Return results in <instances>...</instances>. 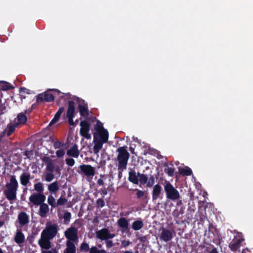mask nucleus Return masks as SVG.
I'll list each match as a JSON object with an SVG mask.
<instances>
[{
    "label": "nucleus",
    "mask_w": 253,
    "mask_h": 253,
    "mask_svg": "<svg viewBox=\"0 0 253 253\" xmlns=\"http://www.w3.org/2000/svg\"><path fill=\"white\" fill-rule=\"evenodd\" d=\"M71 218V213L68 211H65L63 215L64 223L66 224H68L70 221Z\"/></svg>",
    "instance_id": "39"
},
{
    "label": "nucleus",
    "mask_w": 253,
    "mask_h": 253,
    "mask_svg": "<svg viewBox=\"0 0 253 253\" xmlns=\"http://www.w3.org/2000/svg\"><path fill=\"white\" fill-rule=\"evenodd\" d=\"M173 237L172 231L167 228H163L159 236L160 239L165 242L171 241Z\"/></svg>",
    "instance_id": "13"
},
{
    "label": "nucleus",
    "mask_w": 253,
    "mask_h": 253,
    "mask_svg": "<svg viewBox=\"0 0 253 253\" xmlns=\"http://www.w3.org/2000/svg\"><path fill=\"white\" fill-rule=\"evenodd\" d=\"M42 160L46 165V169L49 172H54L55 166L52 160L48 156H43Z\"/></svg>",
    "instance_id": "16"
},
{
    "label": "nucleus",
    "mask_w": 253,
    "mask_h": 253,
    "mask_svg": "<svg viewBox=\"0 0 253 253\" xmlns=\"http://www.w3.org/2000/svg\"><path fill=\"white\" fill-rule=\"evenodd\" d=\"M39 206H40L39 211V215L42 217H45L47 213L49 212V209L48 205L43 202Z\"/></svg>",
    "instance_id": "21"
},
{
    "label": "nucleus",
    "mask_w": 253,
    "mask_h": 253,
    "mask_svg": "<svg viewBox=\"0 0 253 253\" xmlns=\"http://www.w3.org/2000/svg\"><path fill=\"white\" fill-rule=\"evenodd\" d=\"M97 183L99 185V186H102L104 182V181L103 179H101V178H99L98 179L97 181Z\"/></svg>",
    "instance_id": "62"
},
{
    "label": "nucleus",
    "mask_w": 253,
    "mask_h": 253,
    "mask_svg": "<svg viewBox=\"0 0 253 253\" xmlns=\"http://www.w3.org/2000/svg\"><path fill=\"white\" fill-rule=\"evenodd\" d=\"M24 155H25L27 158L31 160L33 158V152L32 150H26L24 152Z\"/></svg>",
    "instance_id": "47"
},
{
    "label": "nucleus",
    "mask_w": 253,
    "mask_h": 253,
    "mask_svg": "<svg viewBox=\"0 0 253 253\" xmlns=\"http://www.w3.org/2000/svg\"><path fill=\"white\" fill-rule=\"evenodd\" d=\"M80 134L87 139L91 138V135L89 133L90 130V124L86 120L81 121L80 123Z\"/></svg>",
    "instance_id": "10"
},
{
    "label": "nucleus",
    "mask_w": 253,
    "mask_h": 253,
    "mask_svg": "<svg viewBox=\"0 0 253 253\" xmlns=\"http://www.w3.org/2000/svg\"><path fill=\"white\" fill-rule=\"evenodd\" d=\"M118 226L124 229V231H126L129 229L128 228V222L125 217H121L117 221Z\"/></svg>",
    "instance_id": "30"
},
{
    "label": "nucleus",
    "mask_w": 253,
    "mask_h": 253,
    "mask_svg": "<svg viewBox=\"0 0 253 253\" xmlns=\"http://www.w3.org/2000/svg\"><path fill=\"white\" fill-rule=\"evenodd\" d=\"M31 179L29 172H23L20 176V181L21 184L23 186H26L29 183Z\"/></svg>",
    "instance_id": "23"
},
{
    "label": "nucleus",
    "mask_w": 253,
    "mask_h": 253,
    "mask_svg": "<svg viewBox=\"0 0 253 253\" xmlns=\"http://www.w3.org/2000/svg\"><path fill=\"white\" fill-rule=\"evenodd\" d=\"M25 236L21 230H17L14 236V241L18 244H22L25 241Z\"/></svg>",
    "instance_id": "25"
},
{
    "label": "nucleus",
    "mask_w": 253,
    "mask_h": 253,
    "mask_svg": "<svg viewBox=\"0 0 253 253\" xmlns=\"http://www.w3.org/2000/svg\"><path fill=\"white\" fill-rule=\"evenodd\" d=\"M117 152L118 153L117 159L118 162L119 176L121 177L122 172L126 169L130 155L127 150L126 146L119 147L117 148Z\"/></svg>",
    "instance_id": "1"
},
{
    "label": "nucleus",
    "mask_w": 253,
    "mask_h": 253,
    "mask_svg": "<svg viewBox=\"0 0 253 253\" xmlns=\"http://www.w3.org/2000/svg\"><path fill=\"white\" fill-rule=\"evenodd\" d=\"M51 91L57 92L58 94L61 93L60 90L57 89H48L46 91L39 94L36 96V102L38 104L42 102H51L54 99V94L50 93Z\"/></svg>",
    "instance_id": "3"
},
{
    "label": "nucleus",
    "mask_w": 253,
    "mask_h": 253,
    "mask_svg": "<svg viewBox=\"0 0 253 253\" xmlns=\"http://www.w3.org/2000/svg\"><path fill=\"white\" fill-rule=\"evenodd\" d=\"M46 196L44 194L34 193L29 197V206L32 207L33 206H39L44 202Z\"/></svg>",
    "instance_id": "5"
},
{
    "label": "nucleus",
    "mask_w": 253,
    "mask_h": 253,
    "mask_svg": "<svg viewBox=\"0 0 253 253\" xmlns=\"http://www.w3.org/2000/svg\"><path fill=\"white\" fill-rule=\"evenodd\" d=\"M109 137L93 136V152L97 154L102 149L103 144L108 142Z\"/></svg>",
    "instance_id": "7"
},
{
    "label": "nucleus",
    "mask_w": 253,
    "mask_h": 253,
    "mask_svg": "<svg viewBox=\"0 0 253 253\" xmlns=\"http://www.w3.org/2000/svg\"><path fill=\"white\" fill-rule=\"evenodd\" d=\"M56 154L58 158H61L65 155V152L62 149L58 150L56 152Z\"/></svg>",
    "instance_id": "54"
},
{
    "label": "nucleus",
    "mask_w": 253,
    "mask_h": 253,
    "mask_svg": "<svg viewBox=\"0 0 253 253\" xmlns=\"http://www.w3.org/2000/svg\"><path fill=\"white\" fill-rule=\"evenodd\" d=\"M89 253H107L104 250H98L95 246H93L90 249Z\"/></svg>",
    "instance_id": "43"
},
{
    "label": "nucleus",
    "mask_w": 253,
    "mask_h": 253,
    "mask_svg": "<svg viewBox=\"0 0 253 253\" xmlns=\"http://www.w3.org/2000/svg\"><path fill=\"white\" fill-rule=\"evenodd\" d=\"M79 111L80 115L82 117H87L89 114L88 109L87 107V104H79L78 106Z\"/></svg>",
    "instance_id": "31"
},
{
    "label": "nucleus",
    "mask_w": 253,
    "mask_h": 253,
    "mask_svg": "<svg viewBox=\"0 0 253 253\" xmlns=\"http://www.w3.org/2000/svg\"><path fill=\"white\" fill-rule=\"evenodd\" d=\"M34 190L37 192L36 193H43L44 187L42 182L35 183L34 185Z\"/></svg>",
    "instance_id": "35"
},
{
    "label": "nucleus",
    "mask_w": 253,
    "mask_h": 253,
    "mask_svg": "<svg viewBox=\"0 0 253 253\" xmlns=\"http://www.w3.org/2000/svg\"><path fill=\"white\" fill-rule=\"evenodd\" d=\"M144 226L143 222L142 220H136L132 222L131 227L135 231L140 230Z\"/></svg>",
    "instance_id": "33"
},
{
    "label": "nucleus",
    "mask_w": 253,
    "mask_h": 253,
    "mask_svg": "<svg viewBox=\"0 0 253 253\" xmlns=\"http://www.w3.org/2000/svg\"><path fill=\"white\" fill-rule=\"evenodd\" d=\"M164 189L166 193L167 197L169 199L175 201L180 198L178 191L173 187L170 182H168L166 183Z\"/></svg>",
    "instance_id": "6"
},
{
    "label": "nucleus",
    "mask_w": 253,
    "mask_h": 253,
    "mask_svg": "<svg viewBox=\"0 0 253 253\" xmlns=\"http://www.w3.org/2000/svg\"><path fill=\"white\" fill-rule=\"evenodd\" d=\"M196 210V207L194 205H190V204H188V208L187 209L188 214H193Z\"/></svg>",
    "instance_id": "51"
},
{
    "label": "nucleus",
    "mask_w": 253,
    "mask_h": 253,
    "mask_svg": "<svg viewBox=\"0 0 253 253\" xmlns=\"http://www.w3.org/2000/svg\"><path fill=\"white\" fill-rule=\"evenodd\" d=\"M106 240V244L107 248H109L112 247L113 246V242L111 240Z\"/></svg>",
    "instance_id": "58"
},
{
    "label": "nucleus",
    "mask_w": 253,
    "mask_h": 253,
    "mask_svg": "<svg viewBox=\"0 0 253 253\" xmlns=\"http://www.w3.org/2000/svg\"><path fill=\"white\" fill-rule=\"evenodd\" d=\"M66 248L64 253H76V247L74 244L70 241H67L66 243Z\"/></svg>",
    "instance_id": "22"
},
{
    "label": "nucleus",
    "mask_w": 253,
    "mask_h": 253,
    "mask_svg": "<svg viewBox=\"0 0 253 253\" xmlns=\"http://www.w3.org/2000/svg\"><path fill=\"white\" fill-rule=\"evenodd\" d=\"M64 110L65 109L63 107H61L59 108L57 112L55 113L53 118L50 122L49 126H51L53 124H54L55 123H57L59 121L61 117V115L64 111Z\"/></svg>",
    "instance_id": "29"
},
{
    "label": "nucleus",
    "mask_w": 253,
    "mask_h": 253,
    "mask_svg": "<svg viewBox=\"0 0 253 253\" xmlns=\"http://www.w3.org/2000/svg\"><path fill=\"white\" fill-rule=\"evenodd\" d=\"M6 189L3 194L9 201L16 199L17 191L18 188V183L14 175H11L10 181L5 185Z\"/></svg>",
    "instance_id": "2"
},
{
    "label": "nucleus",
    "mask_w": 253,
    "mask_h": 253,
    "mask_svg": "<svg viewBox=\"0 0 253 253\" xmlns=\"http://www.w3.org/2000/svg\"><path fill=\"white\" fill-rule=\"evenodd\" d=\"M105 202L102 198H99L96 202V207L98 208H101L105 206Z\"/></svg>",
    "instance_id": "46"
},
{
    "label": "nucleus",
    "mask_w": 253,
    "mask_h": 253,
    "mask_svg": "<svg viewBox=\"0 0 253 253\" xmlns=\"http://www.w3.org/2000/svg\"><path fill=\"white\" fill-rule=\"evenodd\" d=\"M17 219L21 227H23L29 223V216L24 211H21L18 213Z\"/></svg>",
    "instance_id": "14"
},
{
    "label": "nucleus",
    "mask_w": 253,
    "mask_h": 253,
    "mask_svg": "<svg viewBox=\"0 0 253 253\" xmlns=\"http://www.w3.org/2000/svg\"><path fill=\"white\" fill-rule=\"evenodd\" d=\"M94 129L95 132L94 133L93 136L109 137L108 130L103 127L102 123L99 120L97 121Z\"/></svg>",
    "instance_id": "8"
},
{
    "label": "nucleus",
    "mask_w": 253,
    "mask_h": 253,
    "mask_svg": "<svg viewBox=\"0 0 253 253\" xmlns=\"http://www.w3.org/2000/svg\"><path fill=\"white\" fill-rule=\"evenodd\" d=\"M172 215L174 216L178 217L180 215V213L178 210H175L173 211Z\"/></svg>",
    "instance_id": "63"
},
{
    "label": "nucleus",
    "mask_w": 253,
    "mask_h": 253,
    "mask_svg": "<svg viewBox=\"0 0 253 253\" xmlns=\"http://www.w3.org/2000/svg\"><path fill=\"white\" fill-rule=\"evenodd\" d=\"M50 239L41 235L38 244L42 249L48 250L51 248Z\"/></svg>",
    "instance_id": "15"
},
{
    "label": "nucleus",
    "mask_w": 253,
    "mask_h": 253,
    "mask_svg": "<svg viewBox=\"0 0 253 253\" xmlns=\"http://www.w3.org/2000/svg\"><path fill=\"white\" fill-rule=\"evenodd\" d=\"M161 190L162 187L159 184H157L154 186L152 191L153 201H156L159 198L161 192Z\"/></svg>",
    "instance_id": "26"
},
{
    "label": "nucleus",
    "mask_w": 253,
    "mask_h": 253,
    "mask_svg": "<svg viewBox=\"0 0 253 253\" xmlns=\"http://www.w3.org/2000/svg\"><path fill=\"white\" fill-rule=\"evenodd\" d=\"M243 240L239 238H235L232 242L229 244V247L232 252L237 251L241 246Z\"/></svg>",
    "instance_id": "19"
},
{
    "label": "nucleus",
    "mask_w": 253,
    "mask_h": 253,
    "mask_svg": "<svg viewBox=\"0 0 253 253\" xmlns=\"http://www.w3.org/2000/svg\"><path fill=\"white\" fill-rule=\"evenodd\" d=\"M63 145L60 141H56L53 145L54 147L55 148H60L61 146H63Z\"/></svg>",
    "instance_id": "57"
},
{
    "label": "nucleus",
    "mask_w": 253,
    "mask_h": 253,
    "mask_svg": "<svg viewBox=\"0 0 253 253\" xmlns=\"http://www.w3.org/2000/svg\"><path fill=\"white\" fill-rule=\"evenodd\" d=\"M58 225L57 224L47 222L45 228L42 230L41 235L49 239H53L58 233Z\"/></svg>",
    "instance_id": "4"
},
{
    "label": "nucleus",
    "mask_w": 253,
    "mask_h": 253,
    "mask_svg": "<svg viewBox=\"0 0 253 253\" xmlns=\"http://www.w3.org/2000/svg\"><path fill=\"white\" fill-rule=\"evenodd\" d=\"M96 235L97 238L102 240L112 239L115 236L114 234L110 233L109 230L106 228L96 231Z\"/></svg>",
    "instance_id": "12"
},
{
    "label": "nucleus",
    "mask_w": 253,
    "mask_h": 253,
    "mask_svg": "<svg viewBox=\"0 0 253 253\" xmlns=\"http://www.w3.org/2000/svg\"><path fill=\"white\" fill-rule=\"evenodd\" d=\"M67 202V199L65 198L60 197L56 202V207L59 206H64Z\"/></svg>",
    "instance_id": "44"
},
{
    "label": "nucleus",
    "mask_w": 253,
    "mask_h": 253,
    "mask_svg": "<svg viewBox=\"0 0 253 253\" xmlns=\"http://www.w3.org/2000/svg\"><path fill=\"white\" fill-rule=\"evenodd\" d=\"M17 126L15 123L9 124L7 125L6 128L3 131V133L6 135L7 136H10L15 131Z\"/></svg>",
    "instance_id": "27"
},
{
    "label": "nucleus",
    "mask_w": 253,
    "mask_h": 253,
    "mask_svg": "<svg viewBox=\"0 0 253 253\" xmlns=\"http://www.w3.org/2000/svg\"><path fill=\"white\" fill-rule=\"evenodd\" d=\"M131 242L129 240H122L121 241V246L124 248H126L131 244Z\"/></svg>",
    "instance_id": "50"
},
{
    "label": "nucleus",
    "mask_w": 253,
    "mask_h": 253,
    "mask_svg": "<svg viewBox=\"0 0 253 253\" xmlns=\"http://www.w3.org/2000/svg\"><path fill=\"white\" fill-rule=\"evenodd\" d=\"M155 182V179L153 175H151L149 179H148L147 184V186L148 187H151L153 186Z\"/></svg>",
    "instance_id": "48"
},
{
    "label": "nucleus",
    "mask_w": 253,
    "mask_h": 253,
    "mask_svg": "<svg viewBox=\"0 0 253 253\" xmlns=\"http://www.w3.org/2000/svg\"><path fill=\"white\" fill-rule=\"evenodd\" d=\"M128 180L135 184L139 182L138 173L136 174L134 170L130 169L128 172Z\"/></svg>",
    "instance_id": "24"
},
{
    "label": "nucleus",
    "mask_w": 253,
    "mask_h": 253,
    "mask_svg": "<svg viewBox=\"0 0 253 253\" xmlns=\"http://www.w3.org/2000/svg\"><path fill=\"white\" fill-rule=\"evenodd\" d=\"M42 253H58L56 249H52L50 251H42Z\"/></svg>",
    "instance_id": "59"
},
{
    "label": "nucleus",
    "mask_w": 253,
    "mask_h": 253,
    "mask_svg": "<svg viewBox=\"0 0 253 253\" xmlns=\"http://www.w3.org/2000/svg\"><path fill=\"white\" fill-rule=\"evenodd\" d=\"M30 90L28 89H27L25 87H21L20 88V93H24V94H30Z\"/></svg>",
    "instance_id": "55"
},
{
    "label": "nucleus",
    "mask_w": 253,
    "mask_h": 253,
    "mask_svg": "<svg viewBox=\"0 0 253 253\" xmlns=\"http://www.w3.org/2000/svg\"><path fill=\"white\" fill-rule=\"evenodd\" d=\"M209 253H218V252L217 251V249L215 248H213L211 252H210Z\"/></svg>",
    "instance_id": "64"
},
{
    "label": "nucleus",
    "mask_w": 253,
    "mask_h": 253,
    "mask_svg": "<svg viewBox=\"0 0 253 253\" xmlns=\"http://www.w3.org/2000/svg\"><path fill=\"white\" fill-rule=\"evenodd\" d=\"M64 165V163L63 162H61V166L55 165L54 167V172L55 174H57L58 176H60L61 174V171L63 169V167Z\"/></svg>",
    "instance_id": "45"
},
{
    "label": "nucleus",
    "mask_w": 253,
    "mask_h": 253,
    "mask_svg": "<svg viewBox=\"0 0 253 253\" xmlns=\"http://www.w3.org/2000/svg\"><path fill=\"white\" fill-rule=\"evenodd\" d=\"M138 239L139 240V241L141 243H146L148 241H147V237L146 236H140L138 238Z\"/></svg>",
    "instance_id": "56"
},
{
    "label": "nucleus",
    "mask_w": 253,
    "mask_h": 253,
    "mask_svg": "<svg viewBox=\"0 0 253 253\" xmlns=\"http://www.w3.org/2000/svg\"><path fill=\"white\" fill-rule=\"evenodd\" d=\"M48 190L51 193H56L59 190L58 181H55L49 184L48 185Z\"/></svg>",
    "instance_id": "32"
},
{
    "label": "nucleus",
    "mask_w": 253,
    "mask_h": 253,
    "mask_svg": "<svg viewBox=\"0 0 253 253\" xmlns=\"http://www.w3.org/2000/svg\"><path fill=\"white\" fill-rule=\"evenodd\" d=\"M47 203L52 208H56V202L55 201V199L52 195H49L48 196Z\"/></svg>",
    "instance_id": "37"
},
{
    "label": "nucleus",
    "mask_w": 253,
    "mask_h": 253,
    "mask_svg": "<svg viewBox=\"0 0 253 253\" xmlns=\"http://www.w3.org/2000/svg\"><path fill=\"white\" fill-rule=\"evenodd\" d=\"M164 166L167 167V168L164 169L165 172L167 173L169 176H172L174 175V168L168 167L167 163L165 164Z\"/></svg>",
    "instance_id": "38"
},
{
    "label": "nucleus",
    "mask_w": 253,
    "mask_h": 253,
    "mask_svg": "<svg viewBox=\"0 0 253 253\" xmlns=\"http://www.w3.org/2000/svg\"><path fill=\"white\" fill-rule=\"evenodd\" d=\"M138 180L140 183L142 185L146 184L148 179L147 176L145 174L140 173V172H138Z\"/></svg>",
    "instance_id": "36"
},
{
    "label": "nucleus",
    "mask_w": 253,
    "mask_h": 253,
    "mask_svg": "<svg viewBox=\"0 0 253 253\" xmlns=\"http://www.w3.org/2000/svg\"><path fill=\"white\" fill-rule=\"evenodd\" d=\"M75 107L73 101L70 100L68 102V109L66 113V117H75Z\"/></svg>",
    "instance_id": "20"
},
{
    "label": "nucleus",
    "mask_w": 253,
    "mask_h": 253,
    "mask_svg": "<svg viewBox=\"0 0 253 253\" xmlns=\"http://www.w3.org/2000/svg\"><path fill=\"white\" fill-rule=\"evenodd\" d=\"M74 117H67L68 119V122L70 126H74L75 125V123L73 121V118Z\"/></svg>",
    "instance_id": "60"
},
{
    "label": "nucleus",
    "mask_w": 253,
    "mask_h": 253,
    "mask_svg": "<svg viewBox=\"0 0 253 253\" xmlns=\"http://www.w3.org/2000/svg\"><path fill=\"white\" fill-rule=\"evenodd\" d=\"M64 110L65 109L63 107H61L59 108L57 112L55 113L53 118L50 122L49 126H51L53 124H54L55 123H57L59 121L61 117V115L64 111Z\"/></svg>",
    "instance_id": "28"
},
{
    "label": "nucleus",
    "mask_w": 253,
    "mask_h": 253,
    "mask_svg": "<svg viewBox=\"0 0 253 253\" xmlns=\"http://www.w3.org/2000/svg\"><path fill=\"white\" fill-rule=\"evenodd\" d=\"M65 162L69 166L72 167L75 165V162L73 158H67Z\"/></svg>",
    "instance_id": "52"
},
{
    "label": "nucleus",
    "mask_w": 253,
    "mask_h": 253,
    "mask_svg": "<svg viewBox=\"0 0 253 253\" xmlns=\"http://www.w3.org/2000/svg\"><path fill=\"white\" fill-rule=\"evenodd\" d=\"M32 110H33L32 108L26 109V110H24V112L23 113L26 115L27 114H29L32 112Z\"/></svg>",
    "instance_id": "61"
},
{
    "label": "nucleus",
    "mask_w": 253,
    "mask_h": 253,
    "mask_svg": "<svg viewBox=\"0 0 253 253\" xmlns=\"http://www.w3.org/2000/svg\"><path fill=\"white\" fill-rule=\"evenodd\" d=\"M27 121V117L23 112L19 113L17 114V117L15 118L13 123H15L17 126L25 125Z\"/></svg>",
    "instance_id": "17"
},
{
    "label": "nucleus",
    "mask_w": 253,
    "mask_h": 253,
    "mask_svg": "<svg viewBox=\"0 0 253 253\" xmlns=\"http://www.w3.org/2000/svg\"><path fill=\"white\" fill-rule=\"evenodd\" d=\"M80 250L81 252H87L90 251V248L87 243L83 242L81 244L80 246Z\"/></svg>",
    "instance_id": "42"
},
{
    "label": "nucleus",
    "mask_w": 253,
    "mask_h": 253,
    "mask_svg": "<svg viewBox=\"0 0 253 253\" xmlns=\"http://www.w3.org/2000/svg\"><path fill=\"white\" fill-rule=\"evenodd\" d=\"M79 173L87 176H93L95 174V169L89 165L83 164L79 167Z\"/></svg>",
    "instance_id": "11"
},
{
    "label": "nucleus",
    "mask_w": 253,
    "mask_h": 253,
    "mask_svg": "<svg viewBox=\"0 0 253 253\" xmlns=\"http://www.w3.org/2000/svg\"><path fill=\"white\" fill-rule=\"evenodd\" d=\"M180 173L183 175L189 176L192 173V171L189 168H186L185 169H181L180 170Z\"/></svg>",
    "instance_id": "40"
},
{
    "label": "nucleus",
    "mask_w": 253,
    "mask_h": 253,
    "mask_svg": "<svg viewBox=\"0 0 253 253\" xmlns=\"http://www.w3.org/2000/svg\"><path fill=\"white\" fill-rule=\"evenodd\" d=\"M54 178L53 172H48L45 173L44 179L47 182L51 181Z\"/></svg>",
    "instance_id": "41"
},
{
    "label": "nucleus",
    "mask_w": 253,
    "mask_h": 253,
    "mask_svg": "<svg viewBox=\"0 0 253 253\" xmlns=\"http://www.w3.org/2000/svg\"><path fill=\"white\" fill-rule=\"evenodd\" d=\"M64 235L68 241L76 242L78 239V230L75 227H71L65 231Z\"/></svg>",
    "instance_id": "9"
},
{
    "label": "nucleus",
    "mask_w": 253,
    "mask_h": 253,
    "mask_svg": "<svg viewBox=\"0 0 253 253\" xmlns=\"http://www.w3.org/2000/svg\"><path fill=\"white\" fill-rule=\"evenodd\" d=\"M67 155L75 158H78L80 155V151L78 149V145L76 144H74L70 149L67 150Z\"/></svg>",
    "instance_id": "18"
},
{
    "label": "nucleus",
    "mask_w": 253,
    "mask_h": 253,
    "mask_svg": "<svg viewBox=\"0 0 253 253\" xmlns=\"http://www.w3.org/2000/svg\"><path fill=\"white\" fill-rule=\"evenodd\" d=\"M0 87L2 90H8L14 88L13 86L10 83L4 81L1 82Z\"/></svg>",
    "instance_id": "34"
},
{
    "label": "nucleus",
    "mask_w": 253,
    "mask_h": 253,
    "mask_svg": "<svg viewBox=\"0 0 253 253\" xmlns=\"http://www.w3.org/2000/svg\"><path fill=\"white\" fill-rule=\"evenodd\" d=\"M135 191H136V196L137 198L140 199L141 197H142L144 195V192L139 190L138 189H136L134 190Z\"/></svg>",
    "instance_id": "53"
},
{
    "label": "nucleus",
    "mask_w": 253,
    "mask_h": 253,
    "mask_svg": "<svg viewBox=\"0 0 253 253\" xmlns=\"http://www.w3.org/2000/svg\"><path fill=\"white\" fill-rule=\"evenodd\" d=\"M6 107L4 103H0V116L6 112Z\"/></svg>",
    "instance_id": "49"
}]
</instances>
